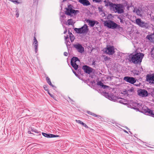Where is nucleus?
Segmentation results:
<instances>
[{
	"label": "nucleus",
	"instance_id": "nucleus-1",
	"mask_svg": "<svg viewBox=\"0 0 154 154\" xmlns=\"http://www.w3.org/2000/svg\"><path fill=\"white\" fill-rule=\"evenodd\" d=\"M143 56L144 54L143 53H139L134 54L130 55L128 60L130 62L135 64H137L141 63Z\"/></svg>",
	"mask_w": 154,
	"mask_h": 154
},
{
	"label": "nucleus",
	"instance_id": "nucleus-2",
	"mask_svg": "<svg viewBox=\"0 0 154 154\" xmlns=\"http://www.w3.org/2000/svg\"><path fill=\"white\" fill-rule=\"evenodd\" d=\"M123 6L120 4H113L111 10L115 13L122 14L124 12Z\"/></svg>",
	"mask_w": 154,
	"mask_h": 154
},
{
	"label": "nucleus",
	"instance_id": "nucleus-3",
	"mask_svg": "<svg viewBox=\"0 0 154 154\" xmlns=\"http://www.w3.org/2000/svg\"><path fill=\"white\" fill-rule=\"evenodd\" d=\"M74 31L77 33L86 35L89 32L88 26L86 24L79 28H75Z\"/></svg>",
	"mask_w": 154,
	"mask_h": 154
},
{
	"label": "nucleus",
	"instance_id": "nucleus-4",
	"mask_svg": "<svg viewBox=\"0 0 154 154\" xmlns=\"http://www.w3.org/2000/svg\"><path fill=\"white\" fill-rule=\"evenodd\" d=\"M72 8L73 6L71 5H68L65 11L66 14L67 15L70 16L72 14H74L75 15L79 12V10H73Z\"/></svg>",
	"mask_w": 154,
	"mask_h": 154
},
{
	"label": "nucleus",
	"instance_id": "nucleus-5",
	"mask_svg": "<svg viewBox=\"0 0 154 154\" xmlns=\"http://www.w3.org/2000/svg\"><path fill=\"white\" fill-rule=\"evenodd\" d=\"M104 24L105 26L109 28L112 29H116L118 26L117 24L111 20L106 21Z\"/></svg>",
	"mask_w": 154,
	"mask_h": 154
},
{
	"label": "nucleus",
	"instance_id": "nucleus-6",
	"mask_svg": "<svg viewBox=\"0 0 154 154\" xmlns=\"http://www.w3.org/2000/svg\"><path fill=\"white\" fill-rule=\"evenodd\" d=\"M104 50L105 53L109 55H112L115 53L114 47L113 46H109Z\"/></svg>",
	"mask_w": 154,
	"mask_h": 154
},
{
	"label": "nucleus",
	"instance_id": "nucleus-7",
	"mask_svg": "<svg viewBox=\"0 0 154 154\" xmlns=\"http://www.w3.org/2000/svg\"><path fill=\"white\" fill-rule=\"evenodd\" d=\"M73 47L77 50V51L81 53H82L84 51V48L79 43L73 45Z\"/></svg>",
	"mask_w": 154,
	"mask_h": 154
},
{
	"label": "nucleus",
	"instance_id": "nucleus-8",
	"mask_svg": "<svg viewBox=\"0 0 154 154\" xmlns=\"http://www.w3.org/2000/svg\"><path fill=\"white\" fill-rule=\"evenodd\" d=\"M82 69L85 72L88 74L91 73L94 70L93 69L87 65L83 66L82 67Z\"/></svg>",
	"mask_w": 154,
	"mask_h": 154
},
{
	"label": "nucleus",
	"instance_id": "nucleus-9",
	"mask_svg": "<svg viewBox=\"0 0 154 154\" xmlns=\"http://www.w3.org/2000/svg\"><path fill=\"white\" fill-rule=\"evenodd\" d=\"M138 95L142 97H145L148 96V93L147 91L144 89H140L138 91Z\"/></svg>",
	"mask_w": 154,
	"mask_h": 154
},
{
	"label": "nucleus",
	"instance_id": "nucleus-10",
	"mask_svg": "<svg viewBox=\"0 0 154 154\" xmlns=\"http://www.w3.org/2000/svg\"><path fill=\"white\" fill-rule=\"evenodd\" d=\"M146 80L149 83L154 84V74L147 75L146 77Z\"/></svg>",
	"mask_w": 154,
	"mask_h": 154
},
{
	"label": "nucleus",
	"instance_id": "nucleus-11",
	"mask_svg": "<svg viewBox=\"0 0 154 154\" xmlns=\"http://www.w3.org/2000/svg\"><path fill=\"white\" fill-rule=\"evenodd\" d=\"M124 80L127 82H129L132 84H134L136 82L134 78L129 76H126L124 77Z\"/></svg>",
	"mask_w": 154,
	"mask_h": 154
},
{
	"label": "nucleus",
	"instance_id": "nucleus-12",
	"mask_svg": "<svg viewBox=\"0 0 154 154\" xmlns=\"http://www.w3.org/2000/svg\"><path fill=\"white\" fill-rule=\"evenodd\" d=\"M136 23L137 24L141 27H145L146 26V24L145 22L142 21L140 19H136Z\"/></svg>",
	"mask_w": 154,
	"mask_h": 154
},
{
	"label": "nucleus",
	"instance_id": "nucleus-13",
	"mask_svg": "<svg viewBox=\"0 0 154 154\" xmlns=\"http://www.w3.org/2000/svg\"><path fill=\"white\" fill-rule=\"evenodd\" d=\"M33 45V48L35 49V53H36L38 51V42L35 36H34V37Z\"/></svg>",
	"mask_w": 154,
	"mask_h": 154
},
{
	"label": "nucleus",
	"instance_id": "nucleus-14",
	"mask_svg": "<svg viewBox=\"0 0 154 154\" xmlns=\"http://www.w3.org/2000/svg\"><path fill=\"white\" fill-rule=\"evenodd\" d=\"M85 21L86 22L88 23L89 25L91 27H93L95 24H97L98 23V22L96 21L91 20L89 19L85 20Z\"/></svg>",
	"mask_w": 154,
	"mask_h": 154
},
{
	"label": "nucleus",
	"instance_id": "nucleus-15",
	"mask_svg": "<svg viewBox=\"0 0 154 154\" xmlns=\"http://www.w3.org/2000/svg\"><path fill=\"white\" fill-rule=\"evenodd\" d=\"M42 134L43 136L47 138L56 137H59L58 135L48 134L44 132L42 133Z\"/></svg>",
	"mask_w": 154,
	"mask_h": 154
},
{
	"label": "nucleus",
	"instance_id": "nucleus-16",
	"mask_svg": "<svg viewBox=\"0 0 154 154\" xmlns=\"http://www.w3.org/2000/svg\"><path fill=\"white\" fill-rule=\"evenodd\" d=\"M134 12H136L138 16L142 17V11L141 9L140 8H134Z\"/></svg>",
	"mask_w": 154,
	"mask_h": 154
},
{
	"label": "nucleus",
	"instance_id": "nucleus-17",
	"mask_svg": "<svg viewBox=\"0 0 154 154\" xmlns=\"http://www.w3.org/2000/svg\"><path fill=\"white\" fill-rule=\"evenodd\" d=\"M78 1L84 6H88L91 5L90 3L88 0H78Z\"/></svg>",
	"mask_w": 154,
	"mask_h": 154
},
{
	"label": "nucleus",
	"instance_id": "nucleus-18",
	"mask_svg": "<svg viewBox=\"0 0 154 154\" xmlns=\"http://www.w3.org/2000/svg\"><path fill=\"white\" fill-rule=\"evenodd\" d=\"M104 95L106 96H107L108 97L107 98H108L110 100L113 101H115L116 99V97H115L112 94H110L109 95V94L108 93H105L104 94Z\"/></svg>",
	"mask_w": 154,
	"mask_h": 154
},
{
	"label": "nucleus",
	"instance_id": "nucleus-19",
	"mask_svg": "<svg viewBox=\"0 0 154 154\" xmlns=\"http://www.w3.org/2000/svg\"><path fill=\"white\" fill-rule=\"evenodd\" d=\"M104 3L105 4V5L106 7H109V8L110 10L111 9V8L112 7V6H113V3H112L109 2V1H106V0L104 1Z\"/></svg>",
	"mask_w": 154,
	"mask_h": 154
},
{
	"label": "nucleus",
	"instance_id": "nucleus-20",
	"mask_svg": "<svg viewBox=\"0 0 154 154\" xmlns=\"http://www.w3.org/2000/svg\"><path fill=\"white\" fill-rule=\"evenodd\" d=\"M141 104L137 103H134L132 105L133 106V108L135 109H137L140 108V107L141 106Z\"/></svg>",
	"mask_w": 154,
	"mask_h": 154
},
{
	"label": "nucleus",
	"instance_id": "nucleus-21",
	"mask_svg": "<svg viewBox=\"0 0 154 154\" xmlns=\"http://www.w3.org/2000/svg\"><path fill=\"white\" fill-rule=\"evenodd\" d=\"M80 61L78 58L76 57H73L72 58L71 60V63H77V62H79Z\"/></svg>",
	"mask_w": 154,
	"mask_h": 154
},
{
	"label": "nucleus",
	"instance_id": "nucleus-22",
	"mask_svg": "<svg viewBox=\"0 0 154 154\" xmlns=\"http://www.w3.org/2000/svg\"><path fill=\"white\" fill-rule=\"evenodd\" d=\"M146 112L148 113V114L149 115L154 117V113H153L152 111V110L149 109H148L146 110Z\"/></svg>",
	"mask_w": 154,
	"mask_h": 154
},
{
	"label": "nucleus",
	"instance_id": "nucleus-23",
	"mask_svg": "<svg viewBox=\"0 0 154 154\" xmlns=\"http://www.w3.org/2000/svg\"><path fill=\"white\" fill-rule=\"evenodd\" d=\"M77 63H71V65L75 70L77 69L78 67V65H77Z\"/></svg>",
	"mask_w": 154,
	"mask_h": 154
},
{
	"label": "nucleus",
	"instance_id": "nucleus-24",
	"mask_svg": "<svg viewBox=\"0 0 154 154\" xmlns=\"http://www.w3.org/2000/svg\"><path fill=\"white\" fill-rule=\"evenodd\" d=\"M46 80L47 82L52 87H54V86L51 83L50 79L48 77H46Z\"/></svg>",
	"mask_w": 154,
	"mask_h": 154
},
{
	"label": "nucleus",
	"instance_id": "nucleus-25",
	"mask_svg": "<svg viewBox=\"0 0 154 154\" xmlns=\"http://www.w3.org/2000/svg\"><path fill=\"white\" fill-rule=\"evenodd\" d=\"M65 40L66 44L67 46V45H70V42L69 41H67V39L68 38V36L67 35V36H65Z\"/></svg>",
	"mask_w": 154,
	"mask_h": 154
},
{
	"label": "nucleus",
	"instance_id": "nucleus-26",
	"mask_svg": "<svg viewBox=\"0 0 154 154\" xmlns=\"http://www.w3.org/2000/svg\"><path fill=\"white\" fill-rule=\"evenodd\" d=\"M71 35H69V37L71 42H72L74 41L75 38L74 35L72 33H71Z\"/></svg>",
	"mask_w": 154,
	"mask_h": 154
},
{
	"label": "nucleus",
	"instance_id": "nucleus-27",
	"mask_svg": "<svg viewBox=\"0 0 154 154\" xmlns=\"http://www.w3.org/2000/svg\"><path fill=\"white\" fill-rule=\"evenodd\" d=\"M87 113L89 115H92L93 116H94L95 117H97V116L100 117V116L97 115L96 114H95L94 113H92V112H91L90 111H88L87 112Z\"/></svg>",
	"mask_w": 154,
	"mask_h": 154
},
{
	"label": "nucleus",
	"instance_id": "nucleus-28",
	"mask_svg": "<svg viewBox=\"0 0 154 154\" xmlns=\"http://www.w3.org/2000/svg\"><path fill=\"white\" fill-rule=\"evenodd\" d=\"M67 22L69 25H72L73 24V20L72 19H69L67 21Z\"/></svg>",
	"mask_w": 154,
	"mask_h": 154
},
{
	"label": "nucleus",
	"instance_id": "nucleus-29",
	"mask_svg": "<svg viewBox=\"0 0 154 154\" xmlns=\"http://www.w3.org/2000/svg\"><path fill=\"white\" fill-rule=\"evenodd\" d=\"M97 85H99L100 86H101L102 87L103 86V85H104L103 84V83L101 82L100 81L97 83Z\"/></svg>",
	"mask_w": 154,
	"mask_h": 154
},
{
	"label": "nucleus",
	"instance_id": "nucleus-30",
	"mask_svg": "<svg viewBox=\"0 0 154 154\" xmlns=\"http://www.w3.org/2000/svg\"><path fill=\"white\" fill-rule=\"evenodd\" d=\"M75 121L76 122H77L78 123L82 125H83L84 123L83 122H82L81 121L79 120H76Z\"/></svg>",
	"mask_w": 154,
	"mask_h": 154
},
{
	"label": "nucleus",
	"instance_id": "nucleus-31",
	"mask_svg": "<svg viewBox=\"0 0 154 154\" xmlns=\"http://www.w3.org/2000/svg\"><path fill=\"white\" fill-rule=\"evenodd\" d=\"M16 16L17 17H18L19 16V14L18 13V10L17 9L16 10Z\"/></svg>",
	"mask_w": 154,
	"mask_h": 154
},
{
	"label": "nucleus",
	"instance_id": "nucleus-32",
	"mask_svg": "<svg viewBox=\"0 0 154 154\" xmlns=\"http://www.w3.org/2000/svg\"><path fill=\"white\" fill-rule=\"evenodd\" d=\"M11 1L13 2L14 3H17L19 4V2L17 1L16 0H10Z\"/></svg>",
	"mask_w": 154,
	"mask_h": 154
},
{
	"label": "nucleus",
	"instance_id": "nucleus-33",
	"mask_svg": "<svg viewBox=\"0 0 154 154\" xmlns=\"http://www.w3.org/2000/svg\"><path fill=\"white\" fill-rule=\"evenodd\" d=\"M110 59V58L108 57H106L104 58V60L105 61L109 60Z\"/></svg>",
	"mask_w": 154,
	"mask_h": 154
},
{
	"label": "nucleus",
	"instance_id": "nucleus-34",
	"mask_svg": "<svg viewBox=\"0 0 154 154\" xmlns=\"http://www.w3.org/2000/svg\"><path fill=\"white\" fill-rule=\"evenodd\" d=\"M102 0H93L94 2H98L99 3Z\"/></svg>",
	"mask_w": 154,
	"mask_h": 154
},
{
	"label": "nucleus",
	"instance_id": "nucleus-35",
	"mask_svg": "<svg viewBox=\"0 0 154 154\" xmlns=\"http://www.w3.org/2000/svg\"><path fill=\"white\" fill-rule=\"evenodd\" d=\"M109 86L103 85L102 88H103V89H106V88H109Z\"/></svg>",
	"mask_w": 154,
	"mask_h": 154
},
{
	"label": "nucleus",
	"instance_id": "nucleus-36",
	"mask_svg": "<svg viewBox=\"0 0 154 154\" xmlns=\"http://www.w3.org/2000/svg\"><path fill=\"white\" fill-rule=\"evenodd\" d=\"M44 88L45 90L48 91V87L46 86V85L44 86Z\"/></svg>",
	"mask_w": 154,
	"mask_h": 154
},
{
	"label": "nucleus",
	"instance_id": "nucleus-37",
	"mask_svg": "<svg viewBox=\"0 0 154 154\" xmlns=\"http://www.w3.org/2000/svg\"><path fill=\"white\" fill-rule=\"evenodd\" d=\"M64 55L65 56H67L68 55V54L66 52H64Z\"/></svg>",
	"mask_w": 154,
	"mask_h": 154
},
{
	"label": "nucleus",
	"instance_id": "nucleus-38",
	"mask_svg": "<svg viewBox=\"0 0 154 154\" xmlns=\"http://www.w3.org/2000/svg\"><path fill=\"white\" fill-rule=\"evenodd\" d=\"M119 102L120 103H122L123 104H125V103H124L123 102V101L122 100H120L119 101Z\"/></svg>",
	"mask_w": 154,
	"mask_h": 154
},
{
	"label": "nucleus",
	"instance_id": "nucleus-39",
	"mask_svg": "<svg viewBox=\"0 0 154 154\" xmlns=\"http://www.w3.org/2000/svg\"><path fill=\"white\" fill-rule=\"evenodd\" d=\"M83 126H84V127H86V128H88V126H87V125L85 124L84 123V124L82 125Z\"/></svg>",
	"mask_w": 154,
	"mask_h": 154
},
{
	"label": "nucleus",
	"instance_id": "nucleus-40",
	"mask_svg": "<svg viewBox=\"0 0 154 154\" xmlns=\"http://www.w3.org/2000/svg\"><path fill=\"white\" fill-rule=\"evenodd\" d=\"M119 19H120V22L121 23H123V20L122 18H119Z\"/></svg>",
	"mask_w": 154,
	"mask_h": 154
},
{
	"label": "nucleus",
	"instance_id": "nucleus-41",
	"mask_svg": "<svg viewBox=\"0 0 154 154\" xmlns=\"http://www.w3.org/2000/svg\"><path fill=\"white\" fill-rule=\"evenodd\" d=\"M66 32H67V29H66L64 31L63 33L64 34H65L66 33Z\"/></svg>",
	"mask_w": 154,
	"mask_h": 154
},
{
	"label": "nucleus",
	"instance_id": "nucleus-42",
	"mask_svg": "<svg viewBox=\"0 0 154 154\" xmlns=\"http://www.w3.org/2000/svg\"><path fill=\"white\" fill-rule=\"evenodd\" d=\"M68 33L69 34V35H71V33H72L71 32H70V31H69V30L68 31Z\"/></svg>",
	"mask_w": 154,
	"mask_h": 154
},
{
	"label": "nucleus",
	"instance_id": "nucleus-43",
	"mask_svg": "<svg viewBox=\"0 0 154 154\" xmlns=\"http://www.w3.org/2000/svg\"><path fill=\"white\" fill-rule=\"evenodd\" d=\"M124 131L125 132V133H128V131H127L126 130H124Z\"/></svg>",
	"mask_w": 154,
	"mask_h": 154
},
{
	"label": "nucleus",
	"instance_id": "nucleus-44",
	"mask_svg": "<svg viewBox=\"0 0 154 154\" xmlns=\"http://www.w3.org/2000/svg\"><path fill=\"white\" fill-rule=\"evenodd\" d=\"M128 91H131L132 92L133 91V89H131L130 90H128Z\"/></svg>",
	"mask_w": 154,
	"mask_h": 154
},
{
	"label": "nucleus",
	"instance_id": "nucleus-45",
	"mask_svg": "<svg viewBox=\"0 0 154 154\" xmlns=\"http://www.w3.org/2000/svg\"><path fill=\"white\" fill-rule=\"evenodd\" d=\"M73 72L75 74V75H76L77 74L75 72L73 71Z\"/></svg>",
	"mask_w": 154,
	"mask_h": 154
},
{
	"label": "nucleus",
	"instance_id": "nucleus-46",
	"mask_svg": "<svg viewBox=\"0 0 154 154\" xmlns=\"http://www.w3.org/2000/svg\"><path fill=\"white\" fill-rule=\"evenodd\" d=\"M50 95L51 97H52L53 95L52 94H50L49 93H48Z\"/></svg>",
	"mask_w": 154,
	"mask_h": 154
},
{
	"label": "nucleus",
	"instance_id": "nucleus-47",
	"mask_svg": "<svg viewBox=\"0 0 154 154\" xmlns=\"http://www.w3.org/2000/svg\"><path fill=\"white\" fill-rule=\"evenodd\" d=\"M110 79H112V77H110Z\"/></svg>",
	"mask_w": 154,
	"mask_h": 154
},
{
	"label": "nucleus",
	"instance_id": "nucleus-48",
	"mask_svg": "<svg viewBox=\"0 0 154 154\" xmlns=\"http://www.w3.org/2000/svg\"><path fill=\"white\" fill-rule=\"evenodd\" d=\"M94 63H93V64H94Z\"/></svg>",
	"mask_w": 154,
	"mask_h": 154
},
{
	"label": "nucleus",
	"instance_id": "nucleus-49",
	"mask_svg": "<svg viewBox=\"0 0 154 154\" xmlns=\"http://www.w3.org/2000/svg\"><path fill=\"white\" fill-rule=\"evenodd\" d=\"M127 129H128V128H127Z\"/></svg>",
	"mask_w": 154,
	"mask_h": 154
},
{
	"label": "nucleus",
	"instance_id": "nucleus-50",
	"mask_svg": "<svg viewBox=\"0 0 154 154\" xmlns=\"http://www.w3.org/2000/svg\"><path fill=\"white\" fill-rule=\"evenodd\" d=\"M64 1V0H63V1Z\"/></svg>",
	"mask_w": 154,
	"mask_h": 154
}]
</instances>
